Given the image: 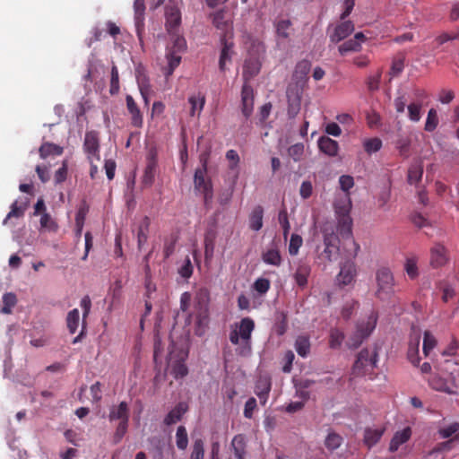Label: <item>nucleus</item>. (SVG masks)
I'll return each mask as SVG.
<instances>
[{"mask_svg": "<svg viewBox=\"0 0 459 459\" xmlns=\"http://www.w3.org/2000/svg\"><path fill=\"white\" fill-rule=\"evenodd\" d=\"M422 102H411L407 106L409 119L412 122H419L421 118Z\"/></svg>", "mask_w": 459, "mask_h": 459, "instance_id": "nucleus-50", "label": "nucleus"}, {"mask_svg": "<svg viewBox=\"0 0 459 459\" xmlns=\"http://www.w3.org/2000/svg\"><path fill=\"white\" fill-rule=\"evenodd\" d=\"M357 275L356 264L352 260H347L341 264L340 273L336 276L338 286L343 287L350 285L355 280Z\"/></svg>", "mask_w": 459, "mask_h": 459, "instance_id": "nucleus-12", "label": "nucleus"}, {"mask_svg": "<svg viewBox=\"0 0 459 459\" xmlns=\"http://www.w3.org/2000/svg\"><path fill=\"white\" fill-rule=\"evenodd\" d=\"M420 335L415 337V342H411L408 347L407 358L414 365L417 366L420 363L419 356V346H420Z\"/></svg>", "mask_w": 459, "mask_h": 459, "instance_id": "nucleus-42", "label": "nucleus"}, {"mask_svg": "<svg viewBox=\"0 0 459 459\" xmlns=\"http://www.w3.org/2000/svg\"><path fill=\"white\" fill-rule=\"evenodd\" d=\"M230 449L232 455L229 459H245L247 455V442L246 437L242 434L236 435L230 443Z\"/></svg>", "mask_w": 459, "mask_h": 459, "instance_id": "nucleus-22", "label": "nucleus"}, {"mask_svg": "<svg viewBox=\"0 0 459 459\" xmlns=\"http://www.w3.org/2000/svg\"><path fill=\"white\" fill-rule=\"evenodd\" d=\"M304 154V144L301 143H295L289 147L288 155L294 160H301Z\"/></svg>", "mask_w": 459, "mask_h": 459, "instance_id": "nucleus-61", "label": "nucleus"}, {"mask_svg": "<svg viewBox=\"0 0 459 459\" xmlns=\"http://www.w3.org/2000/svg\"><path fill=\"white\" fill-rule=\"evenodd\" d=\"M302 91L298 86L290 84L287 87L286 95L288 100V115L290 117H294L300 109Z\"/></svg>", "mask_w": 459, "mask_h": 459, "instance_id": "nucleus-15", "label": "nucleus"}, {"mask_svg": "<svg viewBox=\"0 0 459 459\" xmlns=\"http://www.w3.org/2000/svg\"><path fill=\"white\" fill-rule=\"evenodd\" d=\"M419 257L416 255H408L404 263V270L411 280H414L419 276L418 268Z\"/></svg>", "mask_w": 459, "mask_h": 459, "instance_id": "nucleus-34", "label": "nucleus"}, {"mask_svg": "<svg viewBox=\"0 0 459 459\" xmlns=\"http://www.w3.org/2000/svg\"><path fill=\"white\" fill-rule=\"evenodd\" d=\"M255 94L253 87L244 82L241 90V112L246 119L249 118L254 110Z\"/></svg>", "mask_w": 459, "mask_h": 459, "instance_id": "nucleus-14", "label": "nucleus"}, {"mask_svg": "<svg viewBox=\"0 0 459 459\" xmlns=\"http://www.w3.org/2000/svg\"><path fill=\"white\" fill-rule=\"evenodd\" d=\"M438 125L437 112L435 108H430L428 112L424 129L427 132H433Z\"/></svg>", "mask_w": 459, "mask_h": 459, "instance_id": "nucleus-53", "label": "nucleus"}, {"mask_svg": "<svg viewBox=\"0 0 459 459\" xmlns=\"http://www.w3.org/2000/svg\"><path fill=\"white\" fill-rule=\"evenodd\" d=\"M119 74L117 65H113L111 68V78L109 92L111 95H116L119 92Z\"/></svg>", "mask_w": 459, "mask_h": 459, "instance_id": "nucleus-58", "label": "nucleus"}, {"mask_svg": "<svg viewBox=\"0 0 459 459\" xmlns=\"http://www.w3.org/2000/svg\"><path fill=\"white\" fill-rule=\"evenodd\" d=\"M206 164L203 168L197 169L195 172L194 184L195 189L204 194V203L207 204L212 197V184L205 179Z\"/></svg>", "mask_w": 459, "mask_h": 459, "instance_id": "nucleus-10", "label": "nucleus"}, {"mask_svg": "<svg viewBox=\"0 0 459 459\" xmlns=\"http://www.w3.org/2000/svg\"><path fill=\"white\" fill-rule=\"evenodd\" d=\"M385 431V427L381 428H366L364 430V444L371 448L374 446L382 437L383 434Z\"/></svg>", "mask_w": 459, "mask_h": 459, "instance_id": "nucleus-29", "label": "nucleus"}, {"mask_svg": "<svg viewBox=\"0 0 459 459\" xmlns=\"http://www.w3.org/2000/svg\"><path fill=\"white\" fill-rule=\"evenodd\" d=\"M360 50V42H357L356 39H351L341 44L338 48V51L342 56L346 55L349 52H357Z\"/></svg>", "mask_w": 459, "mask_h": 459, "instance_id": "nucleus-51", "label": "nucleus"}, {"mask_svg": "<svg viewBox=\"0 0 459 459\" xmlns=\"http://www.w3.org/2000/svg\"><path fill=\"white\" fill-rule=\"evenodd\" d=\"M157 167L158 166L154 165L153 163H146V167L144 169V173L142 179V183L145 186H151L153 184Z\"/></svg>", "mask_w": 459, "mask_h": 459, "instance_id": "nucleus-48", "label": "nucleus"}, {"mask_svg": "<svg viewBox=\"0 0 459 459\" xmlns=\"http://www.w3.org/2000/svg\"><path fill=\"white\" fill-rule=\"evenodd\" d=\"M428 383L429 385L436 391L451 394L449 387L447 386L446 381L437 375L430 376L428 379Z\"/></svg>", "mask_w": 459, "mask_h": 459, "instance_id": "nucleus-41", "label": "nucleus"}, {"mask_svg": "<svg viewBox=\"0 0 459 459\" xmlns=\"http://www.w3.org/2000/svg\"><path fill=\"white\" fill-rule=\"evenodd\" d=\"M343 442V438L336 432H330L325 440V447L330 451H334L339 448Z\"/></svg>", "mask_w": 459, "mask_h": 459, "instance_id": "nucleus-44", "label": "nucleus"}, {"mask_svg": "<svg viewBox=\"0 0 459 459\" xmlns=\"http://www.w3.org/2000/svg\"><path fill=\"white\" fill-rule=\"evenodd\" d=\"M28 202L25 201L24 203L19 204L18 201H15L11 205V211L6 215L5 219L3 221V224H7L8 221L12 218H21L24 215L25 210L27 208Z\"/></svg>", "mask_w": 459, "mask_h": 459, "instance_id": "nucleus-39", "label": "nucleus"}, {"mask_svg": "<svg viewBox=\"0 0 459 459\" xmlns=\"http://www.w3.org/2000/svg\"><path fill=\"white\" fill-rule=\"evenodd\" d=\"M338 220L337 230L342 238L348 239L351 246L349 256L355 258L359 251V245L352 238V219L348 216H336Z\"/></svg>", "mask_w": 459, "mask_h": 459, "instance_id": "nucleus-7", "label": "nucleus"}, {"mask_svg": "<svg viewBox=\"0 0 459 459\" xmlns=\"http://www.w3.org/2000/svg\"><path fill=\"white\" fill-rule=\"evenodd\" d=\"M317 144L320 152L330 157H335L338 154V143L328 136L323 135L319 137Z\"/></svg>", "mask_w": 459, "mask_h": 459, "instance_id": "nucleus-25", "label": "nucleus"}, {"mask_svg": "<svg viewBox=\"0 0 459 459\" xmlns=\"http://www.w3.org/2000/svg\"><path fill=\"white\" fill-rule=\"evenodd\" d=\"M130 409L126 402H121L113 405L109 410L108 420L110 422L119 420L113 435L114 444H118L127 432L129 426Z\"/></svg>", "mask_w": 459, "mask_h": 459, "instance_id": "nucleus-2", "label": "nucleus"}, {"mask_svg": "<svg viewBox=\"0 0 459 459\" xmlns=\"http://www.w3.org/2000/svg\"><path fill=\"white\" fill-rule=\"evenodd\" d=\"M459 431V423L453 422L447 427L442 428L438 430V434L442 438H448Z\"/></svg>", "mask_w": 459, "mask_h": 459, "instance_id": "nucleus-64", "label": "nucleus"}, {"mask_svg": "<svg viewBox=\"0 0 459 459\" xmlns=\"http://www.w3.org/2000/svg\"><path fill=\"white\" fill-rule=\"evenodd\" d=\"M423 175V166L421 162L417 161L412 163L408 169L407 180L410 185L418 184Z\"/></svg>", "mask_w": 459, "mask_h": 459, "instance_id": "nucleus-35", "label": "nucleus"}, {"mask_svg": "<svg viewBox=\"0 0 459 459\" xmlns=\"http://www.w3.org/2000/svg\"><path fill=\"white\" fill-rule=\"evenodd\" d=\"M40 227L50 232H56L58 230L57 223L52 219L49 213L44 212L40 218Z\"/></svg>", "mask_w": 459, "mask_h": 459, "instance_id": "nucleus-55", "label": "nucleus"}, {"mask_svg": "<svg viewBox=\"0 0 459 459\" xmlns=\"http://www.w3.org/2000/svg\"><path fill=\"white\" fill-rule=\"evenodd\" d=\"M302 244H303V239H302L301 236L293 233L290 236V244H289L290 255H297Z\"/></svg>", "mask_w": 459, "mask_h": 459, "instance_id": "nucleus-62", "label": "nucleus"}, {"mask_svg": "<svg viewBox=\"0 0 459 459\" xmlns=\"http://www.w3.org/2000/svg\"><path fill=\"white\" fill-rule=\"evenodd\" d=\"M271 391V381L268 377H260L255 385V393L258 396L260 403L265 405Z\"/></svg>", "mask_w": 459, "mask_h": 459, "instance_id": "nucleus-26", "label": "nucleus"}, {"mask_svg": "<svg viewBox=\"0 0 459 459\" xmlns=\"http://www.w3.org/2000/svg\"><path fill=\"white\" fill-rule=\"evenodd\" d=\"M188 101L191 104L190 115L194 117L195 115L197 107L199 113L203 110L204 106L205 104V97L199 93L198 96L189 97Z\"/></svg>", "mask_w": 459, "mask_h": 459, "instance_id": "nucleus-54", "label": "nucleus"}, {"mask_svg": "<svg viewBox=\"0 0 459 459\" xmlns=\"http://www.w3.org/2000/svg\"><path fill=\"white\" fill-rule=\"evenodd\" d=\"M325 249L323 255L328 261H333L339 254L340 240L334 232V228L331 223L325 224L322 229Z\"/></svg>", "mask_w": 459, "mask_h": 459, "instance_id": "nucleus-6", "label": "nucleus"}, {"mask_svg": "<svg viewBox=\"0 0 459 459\" xmlns=\"http://www.w3.org/2000/svg\"><path fill=\"white\" fill-rule=\"evenodd\" d=\"M204 444L201 438L194 441L190 459H204Z\"/></svg>", "mask_w": 459, "mask_h": 459, "instance_id": "nucleus-59", "label": "nucleus"}, {"mask_svg": "<svg viewBox=\"0 0 459 459\" xmlns=\"http://www.w3.org/2000/svg\"><path fill=\"white\" fill-rule=\"evenodd\" d=\"M344 337L345 336L342 331L337 328L331 329L329 336V346L332 349L340 348L344 340Z\"/></svg>", "mask_w": 459, "mask_h": 459, "instance_id": "nucleus-49", "label": "nucleus"}, {"mask_svg": "<svg viewBox=\"0 0 459 459\" xmlns=\"http://www.w3.org/2000/svg\"><path fill=\"white\" fill-rule=\"evenodd\" d=\"M3 303H4V306L2 307L1 312L4 313V314H11L12 313V308L17 303V299H16L15 294H13L12 292H8V293L4 294V296H3Z\"/></svg>", "mask_w": 459, "mask_h": 459, "instance_id": "nucleus-56", "label": "nucleus"}, {"mask_svg": "<svg viewBox=\"0 0 459 459\" xmlns=\"http://www.w3.org/2000/svg\"><path fill=\"white\" fill-rule=\"evenodd\" d=\"M167 65L162 67V72L165 77L168 79L174 73L175 69L179 65L181 62V56L176 53L174 50H167L166 53Z\"/></svg>", "mask_w": 459, "mask_h": 459, "instance_id": "nucleus-28", "label": "nucleus"}, {"mask_svg": "<svg viewBox=\"0 0 459 459\" xmlns=\"http://www.w3.org/2000/svg\"><path fill=\"white\" fill-rule=\"evenodd\" d=\"M249 46H248V56H258L260 58L264 57L265 53V46L263 41L258 39L249 37Z\"/></svg>", "mask_w": 459, "mask_h": 459, "instance_id": "nucleus-37", "label": "nucleus"}, {"mask_svg": "<svg viewBox=\"0 0 459 459\" xmlns=\"http://www.w3.org/2000/svg\"><path fill=\"white\" fill-rule=\"evenodd\" d=\"M263 261L271 265L280 266L281 256L278 248H270L263 254Z\"/></svg>", "mask_w": 459, "mask_h": 459, "instance_id": "nucleus-40", "label": "nucleus"}, {"mask_svg": "<svg viewBox=\"0 0 459 459\" xmlns=\"http://www.w3.org/2000/svg\"><path fill=\"white\" fill-rule=\"evenodd\" d=\"M176 444L178 449L185 450L188 445V437L184 426H179L176 432Z\"/></svg>", "mask_w": 459, "mask_h": 459, "instance_id": "nucleus-52", "label": "nucleus"}, {"mask_svg": "<svg viewBox=\"0 0 459 459\" xmlns=\"http://www.w3.org/2000/svg\"><path fill=\"white\" fill-rule=\"evenodd\" d=\"M376 296L381 300H387L394 294V278L388 267H380L376 272Z\"/></svg>", "mask_w": 459, "mask_h": 459, "instance_id": "nucleus-4", "label": "nucleus"}, {"mask_svg": "<svg viewBox=\"0 0 459 459\" xmlns=\"http://www.w3.org/2000/svg\"><path fill=\"white\" fill-rule=\"evenodd\" d=\"M377 322V313L372 311L366 321L357 325L355 333L349 338L347 345L351 349L358 348L365 339H367L376 328Z\"/></svg>", "mask_w": 459, "mask_h": 459, "instance_id": "nucleus-5", "label": "nucleus"}, {"mask_svg": "<svg viewBox=\"0 0 459 459\" xmlns=\"http://www.w3.org/2000/svg\"><path fill=\"white\" fill-rule=\"evenodd\" d=\"M311 69V63L308 60L299 61L296 66L292 75L293 80L296 81L295 84L290 83L292 86H298L302 91V88L307 80V74Z\"/></svg>", "mask_w": 459, "mask_h": 459, "instance_id": "nucleus-19", "label": "nucleus"}, {"mask_svg": "<svg viewBox=\"0 0 459 459\" xmlns=\"http://www.w3.org/2000/svg\"><path fill=\"white\" fill-rule=\"evenodd\" d=\"M166 29L169 33H177L181 23V13L174 3L169 2L165 6Z\"/></svg>", "mask_w": 459, "mask_h": 459, "instance_id": "nucleus-11", "label": "nucleus"}, {"mask_svg": "<svg viewBox=\"0 0 459 459\" xmlns=\"http://www.w3.org/2000/svg\"><path fill=\"white\" fill-rule=\"evenodd\" d=\"M363 147L367 153L371 154L381 149L382 141L378 137L369 138L364 141Z\"/></svg>", "mask_w": 459, "mask_h": 459, "instance_id": "nucleus-57", "label": "nucleus"}, {"mask_svg": "<svg viewBox=\"0 0 459 459\" xmlns=\"http://www.w3.org/2000/svg\"><path fill=\"white\" fill-rule=\"evenodd\" d=\"M264 209L261 205L255 206L249 215V228L258 231L263 227Z\"/></svg>", "mask_w": 459, "mask_h": 459, "instance_id": "nucleus-32", "label": "nucleus"}, {"mask_svg": "<svg viewBox=\"0 0 459 459\" xmlns=\"http://www.w3.org/2000/svg\"><path fill=\"white\" fill-rule=\"evenodd\" d=\"M376 349H363L359 351L353 364L351 374L354 377H363L371 374L377 363Z\"/></svg>", "mask_w": 459, "mask_h": 459, "instance_id": "nucleus-3", "label": "nucleus"}, {"mask_svg": "<svg viewBox=\"0 0 459 459\" xmlns=\"http://www.w3.org/2000/svg\"><path fill=\"white\" fill-rule=\"evenodd\" d=\"M262 58L258 56H249L245 60L243 65V79L245 82H247L256 76L261 70Z\"/></svg>", "mask_w": 459, "mask_h": 459, "instance_id": "nucleus-17", "label": "nucleus"}, {"mask_svg": "<svg viewBox=\"0 0 459 459\" xmlns=\"http://www.w3.org/2000/svg\"><path fill=\"white\" fill-rule=\"evenodd\" d=\"M212 24L217 30L221 31V35H226V38L232 39V22L226 18V12L224 9H221L212 14Z\"/></svg>", "mask_w": 459, "mask_h": 459, "instance_id": "nucleus-16", "label": "nucleus"}, {"mask_svg": "<svg viewBox=\"0 0 459 459\" xmlns=\"http://www.w3.org/2000/svg\"><path fill=\"white\" fill-rule=\"evenodd\" d=\"M210 292L206 288L199 289L195 296L194 307L196 321L199 325L208 318Z\"/></svg>", "mask_w": 459, "mask_h": 459, "instance_id": "nucleus-8", "label": "nucleus"}, {"mask_svg": "<svg viewBox=\"0 0 459 459\" xmlns=\"http://www.w3.org/2000/svg\"><path fill=\"white\" fill-rule=\"evenodd\" d=\"M186 405L183 403H178L174 409H172L165 417L164 423L168 426L175 424L179 421L183 414L186 411Z\"/></svg>", "mask_w": 459, "mask_h": 459, "instance_id": "nucleus-33", "label": "nucleus"}, {"mask_svg": "<svg viewBox=\"0 0 459 459\" xmlns=\"http://www.w3.org/2000/svg\"><path fill=\"white\" fill-rule=\"evenodd\" d=\"M411 436V429L410 427L404 428L401 431H397L394 433L389 444V451L391 453L396 452L400 446L406 443Z\"/></svg>", "mask_w": 459, "mask_h": 459, "instance_id": "nucleus-27", "label": "nucleus"}, {"mask_svg": "<svg viewBox=\"0 0 459 459\" xmlns=\"http://www.w3.org/2000/svg\"><path fill=\"white\" fill-rule=\"evenodd\" d=\"M80 322V314L77 308L71 310L66 316V325L69 332L74 333L77 331Z\"/></svg>", "mask_w": 459, "mask_h": 459, "instance_id": "nucleus-47", "label": "nucleus"}, {"mask_svg": "<svg viewBox=\"0 0 459 459\" xmlns=\"http://www.w3.org/2000/svg\"><path fill=\"white\" fill-rule=\"evenodd\" d=\"M448 261V249L441 243H435L429 249V265L437 269L445 266Z\"/></svg>", "mask_w": 459, "mask_h": 459, "instance_id": "nucleus-9", "label": "nucleus"}, {"mask_svg": "<svg viewBox=\"0 0 459 459\" xmlns=\"http://www.w3.org/2000/svg\"><path fill=\"white\" fill-rule=\"evenodd\" d=\"M295 350L299 356L303 358L307 357L310 351L308 337L303 335L299 336L295 342Z\"/></svg>", "mask_w": 459, "mask_h": 459, "instance_id": "nucleus-43", "label": "nucleus"}, {"mask_svg": "<svg viewBox=\"0 0 459 459\" xmlns=\"http://www.w3.org/2000/svg\"><path fill=\"white\" fill-rule=\"evenodd\" d=\"M231 39L226 38V35L221 36V50L219 60V67L221 72L226 70V63L231 61V56L233 54L234 43Z\"/></svg>", "mask_w": 459, "mask_h": 459, "instance_id": "nucleus-20", "label": "nucleus"}, {"mask_svg": "<svg viewBox=\"0 0 459 459\" xmlns=\"http://www.w3.org/2000/svg\"><path fill=\"white\" fill-rule=\"evenodd\" d=\"M150 224L151 221L149 217L145 216L139 225L137 231V244L139 249H141L147 241Z\"/></svg>", "mask_w": 459, "mask_h": 459, "instance_id": "nucleus-38", "label": "nucleus"}, {"mask_svg": "<svg viewBox=\"0 0 459 459\" xmlns=\"http://www.w3.org/2000/svg\"><path fill=\"white\" fill-rule=\"evenodd\" d=\"M63 147L57 144L45 142L40 145L39 153L41 159H47L49 156H59L63 153Z\"/></svg>", "mask_w": 459, "mask_h": 459, "instance_id": "nucleus-31", "label": "nucleus"}, {"mask_svg": "<svg viewBox=\"0 0 459 459\" xmlns=\"http://www.w3.org/2000/svg\"><path fill=\"white\" fill-rule=\"evenodd\" d=\"M255 330V322L250 317H244L231 329L229 339L233 345H242L238 352L241 356H247L252 351L251 336Z\"/></svg>", "mask_w": 459, "mask_h": 459, "instance_id": "nucleus-1", "label": "nucleus"}, {"mask_svg": "<svg viewBox=\"0 0 459 459\" xmlns=\"http://www.w3.org/2000/svg\"><path fill=\"white\" fill-rule=\"evenodd\" d=\"M311 268L307 264H299L294 273V280L299 287L305 288L307 284V279L310 275Z\"/></svg>", "mask_w": 459, "mask_h": 459, "instance_id": "nucleus-30", "label": "nucleus"}, {"mask_svg": "<svg viewBox=\"0 0 459 459\" xmlns=\"http://www.w3.org/2000/svg\"><path fill=\"white\" fill-rule=\"evenodd\" d=\"M126 108L131 116V125L135 128H141L143 125V117L138 105L131 95L126 97Z\"/></svg>", "mask_w": 459, "mask_h": 459, "instance_id": "nucleus-21", "label": "nucleus"}, {"mask_svg": "<svg viewBox=\"0 0 459 459\" xmlns=\"http://www.w3.org/2000/svg\"><path fill=\"white\" fill-rule=\"evenodd\" d=\"M170 374L176 378H183L188 374V368L183 360L178 359L172 363Z\"/></svg>", "mask_w": 459, "mask_h": 459, "instance_id": "nucleus-45", "label": "nucleus"}, {"mask_svg": "<svg viewBox=\"0 0 459 459\" xmlns=\"http://www.w3.org/2000/svg\"><path fill=\"white\" fill-rule=\"evenodd\" d=\"M278 221L282 229L283 238L287 240L290 230V224L289 221L287 209L285 207L280 210L278 213Z\"/></svg>", "mask_w": 459, "mask_h": 459, "instance_id": "nucleus-46", "label": "nucleus"}, {"mask_svg": "<svg viewBox=\"0 0 459 459\" xmlns=\"http://www.w3.org/2000/svg\"><path fill=\"white\" fill-rule=\"evenodd\" d=\"M437 345L436 338L429 331H425L423 338V352L425 356H429V352Z\"/></svg>", "mask_w": 459, "mask_h": 459, "instance_id": "nucleus-60", "label": "nucleus"}, {"mask_svg": "<svg viewBox=\"0 0 459 459\" xmlns=\"http://www.w3.org/2000/svg\"><path fill=\"white\" fill-rule=\"evenodd\" d=\"M83 148L87 152L88 159L91 162H93V159H96L97 160H100V141L97 132L90 131L85 134Z\"/></svg>", "mask_w": 459, "mask_h": 459, "instance_id": "nucleus-13", "label": "nucleus"}, {"mask_svg": "<svg viewBox=\"0 0 459 459\" xmlns=\"http://www.w3.org/2000/svg\"><path fill=\"white\" fill-rule=\"evenodd\" d=\"M217 237L215 221L207 228L204 234V257L205 260H211L213 256L215 239Z\"/></svg>", "mask_w": 459, "mask_h": 459, "instance_id": "nucleus-23", "label": "nucleus"}, {"mask_svg": "<svg viewBox=\"0 0 459 459\" xmlns=\"http://www.w3.org/2000/svg\"><path fill=\"white\" fill-rule=\"evenodd\" d=\"M270 281L266 278H258L253 284L254 290L259 294H265L270 289Z\"/></svg>", "mask_w": 459, "mask_h": 459, "instance_id": "nucleus-63", "label": "nucleus"}, {"mask_svg": "<svg viewBox=\"0 0 459 459\" xmlns=\"http://www.w3.org/2000/svg\"><path fill=\"white\" fill-rule=\"evenodd\" d=\"M354 31V24L351 21H344L337 24L333 32L329 34V39L332 43H338L345 39Z\"/></svg>", "mask_w": 459, "mask_h": 459, "instance_id": "nucleus-18", "label": "nucleus"}, {"mask_svg": "<svg viewBox=\"0 0 459 459\" xmlns=\"http://www.w3.org/2000/svg\"><path fill=\"white\" fill-rule=\"evenodd\" d=\"M351 200L350 193L336 197L333 207L336 216H348L351 210Z\"/></svg>", "mask_w": 459, "mask_h": 459, "instance_id": "nucleus-24", "label": "nucleus"}, {"mask_svg": "<svg viewBox=\"0 0 459 459\" xmlns=\"http://www.w3.org/2000/svg\"><path fill=\"white\" fill-rule=\"evenodd\" d=\"M274 27L277 37L283 39H288L292 30V23L289 19H281L275 22Z\"/></svg>", "mask_w": 459, "mask_h": 459, "instance_id": "nucleus-36", "label": "nucleus"}]
</instances>
